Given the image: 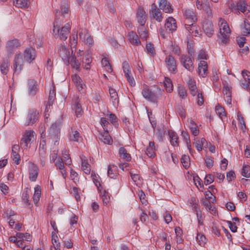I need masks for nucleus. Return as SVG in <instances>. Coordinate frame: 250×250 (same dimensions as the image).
<instances>
[{
  "instance_id": "1",
  "label": "nucleus",
  "mask_w": 250,
  "mask_h": 250,
  "mask_svg": "<svg viewBox=\"0 0 250 250\" xmlns=\"http://www.w3.org/2000/svg\"><path fill=\"white\" fill-rule=\"evenodd\" d=\"M68 8L67 4L64 3L62 5L60 10H57L55 13V19L53 24L52 33L55 37H59L61 40L67 39L70 32L71 26L69 23L65 24L60 28L63 19L68 14Z\"/></svg>"
},
{
  "instance_id": "2",
  "label": "nucleus",
  "mask_w": 250,
  "mask_h": 250,
  "mask_svg": "<svg viewBox=\"0 0 250 250\" xmlns=\"http://www.w3.org/2000/svg\"><path fill=\"white\" fill-rule=\"evenodd\" d=\"M219 25L220 28V34L219 37L221 39V42L224 43H226L229 40L230 33L229 28L224 20L220 19Z\"/></svg>"
},
{
  "instance_id": "3",
  "label": "nucleus",
  "mask_w": 250,
  "mask_h": 250,
  "mask_svg": "<svg viewBox=\"0 0 250 250\" xmlns=\"http://www.w3.org/2000/svg\"><path fill=\"white\" fill-rule=\"evenodd\" d=\"M39 111L35 108L30 109L27 113L24 125H31L35 123L39 119Z\"/></svg>"
},
{
  "instance_id": "4",
  "label": "nucleus",
  "mask_w": 250,
  "mask_h": 250,
  "mask_svg": "<svg viewBox=\"0 0 250 250\" xmlns=\"http://www.w3.org/2000/svg\"><path fill=\"white\" fill-rule=\"evenodd\" d=\"M35 132L32 130H26L23 137L21 140V146L22 148H26L30 147V145L34 141Z\"/></svg>"
},
{
  "instance_id": "5",
  "label": "nucleus",
  "mask_w": 250,
  "mask_h": 250,
  "mask_svg": "<svg viewBox=\"0 0 250 250\" xmlns=\"http://www.w3.org/2000/svg\"><path fill=\"white\" fill-rule=\"evenodd\" d=\"M20 42L17 39L8 40L5 45L8 57H10L14 54L16 49L20 47Z\"/></svg>"
},
{
  "instance_id": "6",
  "label": "nucleus",
  "mask_w": 250,
  "mask_h": 250,
  "mask_svg": "<svg viewBox=\"0 0 250 250\" xmlns=\"http://www.w3.org/2000/svg\"><path fill=\"white\" fill-rule=\"evenodd\" d=\"M248 6L246 0H238L235 2H232L229 4V7L231 11L239 10L243 13L246 12Z\"/></svg>"
},
{
  "instance_id": "7",
  "label": "nucleus",
  "mask_w": 250,
  "mask_h": 250,
  "mask_svg": "<svg viewBox=\"0 0 250 250\" xmlns=\"http://www.w3.org/2000/svg\"><path fill=\"white\" fill-rule=\"evenodd\" d=\"M181 64L190 72L194 70L193 61L190 57L187 55L182 54L180 58Z\"/></svg>"
},
{
  "instance_id": "8",
  "label": "nucleus",
  "mask_w": 250,
  "mask_h": 250,
  "mask_svg": "<svg viewBox=\"0 0 250 250\" xmlns=\"http://www.w3.org/2000/svg\"><path fill=\"white\" fill-rule=\"evenodd\" d=\"M58 53L64 63L67 65H69V58L71 55L68 49L64 45H61L58 49Z\"/></svg>"
},
{
  "instance_id": "9",
  "label": "nucleus",
  "mask_w": 250,
  "mask_h": 250,
  "mask_svg": "<svg viewBox=\"0 0 250 250\" xmlns=\"http://www.w3.org/2000/svg\"><path fill=\"white\" fill-rule=\"evenodd\" d=\"M39 168L34 163H29L28 173L29 179L31 182H35L39 174Z\"/></svg>"
},
{
  "instance_id": "10",
  "label": "nucleus",
  "mask_w": 250,
  "mask_h": 250,
  "mask_svg": "<svg viewBox=\"0 0 250 250\" xmlns=\"http://www.w3.org/2000/svg\"><path fill=\"white\" fill-rule=\"evenodd\" d=\"M165 28L166 32L168 33H172L175 31L177 29L176 20L173 17H168L166 21Z\"/></svg>"
},
{
  "instance_id": "11",
  "label": "nucleus",
  "mask_w": 250,
  "mask_h": 250,
  "mask_svg": "<svg viewBox=\"0 0 250 250\" xmlns=\"http://www.w3.org/2000/svg\"><path fill=\"white\" fill-rule=\"evenodd\" d=\"M28 94L30 97H34L39 90L37 82L34 79H30L27 83Z\"/></svg>"
},
{
  "instance_id": "12",
  "label": "nucleus",
  "mask_w": 250,
  "mask_h": 250,
  "mask_svg": "<svg viewBox=\"0 0 250 250\" xmlns=\"http://www.w3.org/2000/svg\"><path fill=\"white\" fill-rule=\"evenodd\" d=\"M56 99V90L54 86H52L50 89L48 101L45 104V112H48L50 110V107L53 105V102Z\"/></svg>"
},
{
  "instance_id": "13",
  "label": "nucleus",
  "mask_w": 250,
  "mask_h": 250,
  "mask_svg": "<svg viewBox=\"0 0 250 250\" xmlns=\"http://www.w3.org/2000/svg\"><path fill=\"white\" fill-rule=\"evenodd\" d=\"M24 60L22 56L20 54H17L14 58L13 67L15 72L19 73L22 68Z\"/></svg>"
},
{
  "instance_id": "14",
  "label": "nucleus",
  "mask_w": 250,
  "mask_h": 250,
  "mask_svg": "<svg viewBox=\"0 0 250 250\" xmlns=\"http://www.w3.org/2000/svg\"><path fill=\"white\" fill-rule=\"evenodd\" d=\"M150 15L158 22H161L163 20L161 10L157 7L155 3H153L151 6Z\"/></svg>"
},
{
  "instance_id": "15",
  "label": "nucleus",
  "mask_w": 250,
  "mask_h": 250,
  "mask_svg": "<svg viewBox=\"0 0 250 250\" xmlns=\"http://www.w3.org/2000/svg\"><path fill=\"white\" fill-rule=\"evenodd\" d=\"M165 62L168 70L171 72H175L177 69L176 62L171 55H168L165 59Z\"/></svg>"
},
{
  "instance_id": "16",
  "label": "nucleus",
  "mask_w": 250,
  "mask_h": 250,
  "mask_svg": "<svg viewBox=\"0 0 250 250\" xmlns=\"http://www.w3.org/2000/svg\"><path fill=\"white\" fill-rule=\"evenodd\" d=\"M183 13L186 20L185 23L195 22L196 21V16L192 10L186 9L183 11Z\"/></svg>"
},
{
  "instance_id": "17",
  "label": "nucleus",
  "mask_w": 250,
  "mask_h": 250,
  "mask_svg": "<svg viewBox=\"0 0 250 250\" xmlns=\"http://www.w3.org/2000/svg\"><path fill=\"white\" fill-rule=\"evenodd\" d=\"M20 151V146L18 145H14L12 146L11 158L13 163L16 165H19L21 161V157L19 154Z\"/></svg>"
},
{
  "instance_id": "18",
  "label": "nucleus",
  "mask_w": 250,
  "mask_h": 250,
  "mask_svg": "<svg viewBox=\"0 0 250 250\" xmlns=\"http://www.w3.org/2000/svg\"><path fill=\"white\" fill-rule=\"evenodd\" d=\"M142 94L146 99L149 101L155 102L157 100L156 95L147 87L144 88Z\"/></svg>"
},
{
  "instance_id": "19",
  "label": "nucleus",
  "mask_w": 250,
  "mask_h": 250,
  "mask_svg": "<svg viewBox=\"0 0 250 250\" xmlns=\"http://www.w3.org/2000/svg\"><path fill=\"white\" fill-rule=\"evenodd\" d=\"M242 75L245 82L242 83L241 86L250 92V72L244 70L242 71Z\"/></svg>"
},
{
  "instance_id": "20",
  "label": "nucleus",
  "mask_w": 250,
  "mask_h": 250,
  "mask_svg": "<svg viewBox=\"0 0 250 250\" xmlns=\"http://www.w3.org/2000/svg\"><path fill=\"white\" fill-rule=\"evenodd\" d=\"M24 60L30 63L35 58V50L33 48H26L24 52Z\"/></svg>"
},
{
  "instance_id": "21",
  "label": "nucleus",
  "mask_w": 250,
  "mask_h": 250,
  "mask_svg": "<svg viewBox=\"0 0 250 250\" xmlns=\"http://www.w3.org/2000/svg\"><path fill=\"white\" fill-rule=\"evenodd\" d=\"M146 15L144 9L142 7H139L136 14V18L138 23L141 25H144L146 21Z\"/></svg>"
},
{
  "instance_id": "22",
  "label": "nucleus",
  "mask_w": 250,
  "mask_h": 250,
  "mask_svg": "<svg viewBox=\"0 0 250 250\" xmlns=\"http://www.w3.org/2000/svg\"><path fill=\"white\" fill-rule=\"evenodd\" d=\"M198 74L203 78L208 75V64L205 61H201L198 64Z\"/></svg>"
},
{
  "instance_id": "23",
  "label": "nucleus",
  "mask_w": 250,
  "mask_h": 250,
  "mask_svg": "<svg viewBox=\"0 0 250 250\" xmlns=\"http://www.w3.org/2000/svg\"><path fill=\"white\" fill-rule=\"evenodd\" d=\"M128 40L133 45H140L141 44V42L139 39L137 34L133 32L130 31L128 33L127 35Z\"/></svg>"
},
{
  "instance_id": "24",
  "label": "nucleus",
  "mask_w": 250,
  "mask_h": 250,
  "mask_svg": "<svg viewBox=\"0 0 250 250\" xmlns=\"http://www.w3.org/2000/svg\"><path fill=\"white\" fill-rule=\"evenodd\" d=\"M64 163L63 162L62 159L59 157L57 161L55 163V165L57 168H58L60 170V172L61 173V174L62 176L63 177L64 179L65 178L67 174L66 170L64 169Z\"/></svg>"
},
{
  "instance_id": "25",
  "label": "nucleus",
  "mask_w": 250,
  "mask_h": 250,
  "mask_svg": "<svg viewBox=\"0 0 250 250\" xmlns=\"http://www.w3.org/2000/svg\"><path fill=\"white\" fill-rule=\"evenodd\" d=\"M187 83L190 92V94L193 96L196 95L198 91L196 85L195 81L189 77L188 78Z\"/></svg>"
},
{
  "instance_id": "26",
  "label": "nucleus",
  "mask_w": 250,
  "mask_h": 250,
  "mask_svg": "<svg viewBox=\"0 0 250 250\" xmlns=\"http://www.w3.org/2000/svg\"><path fill=\"white\" fill-rule=\"evenodd\" d=\"M159 7L165 13H170L173 11V9L169 2L167 0H160Z\"/></svg>"
},
{
  "instance_id": "27",
  "label": "nucleus",
  "mask_w": 250,
  "mask_h": 250,
  "mask_svg": "<svg viewBox=\"0 0 250 250\" xmlns=\"http://www.w3.org/2000/svg\"><path fill=\"white\" fill-rule=\"evenodd\" d=\"M99 139L104 144L110 145L112 143V139L108 133V130L104 131L100 133Z\"/></svg>"
},
{
  "instance_id": "28",
  "label": "nucleus",
  "mask_w": 250,
  "mask_h": 250,
  "mask_svg": "<svg viewBox=\"0 0 250 250\" xmlns=\"http://www.w3.org/2000/svg\"><path fill=\"white\" fill-rule=\"evenodd\" d=\"M9 57L4 59L0 63V69L2 74L6 75L7 74L9 67Z\"/></svg>"
},
{
  "instance_id": "29",
  "label": "nucleus",
  "mask_w": 250,
  "mask_h": 250,
  "mask_svg": "<svg viewBox=\"0 0 250 250\" xmlns=\"http://www.w3.org/2000/svg\"><path fill=\"white\" fill-rule=\"evenodd\" d=\"M119 154L121 158L126 161H130L131 159L130 154L124 147H121L119 149Z\"/></svg>"
},
{
  "instance_id": "30",
  "label": "nucleus",
  "mask_w": 250,
  "mask_h": 250,
  "mask_svg": "<svg viewBox=\"0 0 250 250\" xmlns=\"http://www.w3.org/2000/svg\"><path fill=\"white\" fill-rule=\"evenodd\" d=\"M60 132V128L58 123L53 124L49 128V133L51 136L57 137Z\"/></svg>"
},
{
  "instance_id": "31",
  "label": "nucleus",
  "mask_w": 250,
  "mask_h": 250,
  "mask_svg": "<svg viewBox=\"0 0 250 250\" xmlns=\"http://www.w3.org/2000/svg\"><path fill=\"white\" fill-rule=\"evenodd\" d=\"M72 109L75 111V115L77 117H79L83 115V110L82 109L81 104L77 100L74 102Z\"/></svg>"
},
{
  "instance_id": "32",
  "label": "nucleus",
  "mask_w": 250,
  "mask_h": 250,
  "mask_svg": "<svg viewBox=\"0 0 250 250\" xmlns=\"http://www.w3.org/2000/svg\"><path fill=\"white\" fill-rule=\"evenodd\" d=\"M81 138V136L80 135L79 132L71 128L69 131V139L71 141L79 142Z\"/></svg>"
},
{
  "instance_id": "33",
  "label": "nucleus",
  "mask_w": 250,
  "mask_h": 250,
  "mask_svg": "<svg viewBox=\"0 0 250 250\" xmlns=\"http://www.w3.org/2000/svg\"><path fill=\"white\" fill-rule=\"evenodd\" d=\"M223 92L224 95V100L229 104H231V94L230 91V88L229 86H225L223 89Z\"/></svg>"
},
{
  "instance_id": "34",
  "label": "nucleus",
  "mask_w": 250,
  "mask_h": 250,
  "mask_svg": "<svg viewBox=\"0 0 250 250\" xmlns=\"http://www.w3.org/2000/svg\"><path fill=\"white\" fill-rule=\"evenodd\" d=\"M109 93L113 104L115 105L119 102L118 94L115 89L111 87L109 88Z\"/></svg>"
},
{
  "instance_id": "35",
  "label": "nucleus",
  "mask_w": 250,
  "mask_h": 250,
  "mask_svg": "<svg viewBox=\"0 0 250 250\" xmlns=\"http://www.w3.org/2000/svg\"><path fill=\"white\" fill-rule=\"evenodd\" d=\"M168 135L170 138V142L172 146H178V137L177 134L173 131H168Z\"/></svg>"
},
{
  "instance_id": "36",
  "label": "nucleus",
  "mask_w": 250,
  "mask_h": 250,
  "mask_svg": "<svg viewBox=\"0 0 250 250\" xmlns=\"http://www.w3.org/2000/svg\"><path fill=\"white\" fill-rule=\"evenodd\" d=\"M156 148L155 144L153 142H150L149 143V146L147 147L146 150V154L149 157H154L155 156V151Z\"/></svg>"
},
{
  "instance_id": "37",
  "label": "nucleus",
  "mask_w": 250,
  "mask_h": 250,
  "mask_svg": "<svg viewBox=\"0 0 250 250\" xmlns=\"http://www.w3.org/2000/svg\"><path fill=\"white\" fill-rule=\"evenodd\" d=\"M39 152L41 165L42 166H44L45 164V158L46 156V151L44 147L39 146Z\"/></svg>"
},
{
  "instance_id": "38",
  "label": "nucleus",
  "mask_w": 250,
  "mask_h": 250,
  "mask_svg": "<svg viewBox=\"0 0 250 250\" xmlns=\"http://www.w3.org/2000/svg\"><path fill=\"white\" fill-rule=\"evenodd\" d=\"M201 204L203 206L206 207L207 209L209 210L211 214L213 215L215 214L216 210L215 208L211 205L210 201L207 199H204L202 201Z\"/></svg>"
},
{
  "instance_id": "39",
  "label": "nucleus",
  "mask_w": 250,
  "mask_h": 250,
  "mask_svg": "<svg viewBox=\"0 0 250 250\" xmlns=\"http://www.w3.org/2000/svg\"><path fill=\"white\" fill-rule=\"evenodd\" d=\"M69 64H71L72 68L76 69L77 70H79L81 65L80 62L76 59V58L72 55H71L69 58Z\"/></svg>"
},
{
  "instance_id": "40",
  "label": "nucleus",
  "mask_w": 250,
  "mask_h": 250,
  "mask_svg": "<svg viewBox=\"0 0 250 250\" xmlns=\"http://www.w3.org/2000/svg\"><path fill=\"white\" fill-rule=\"evenodd\" d=\"M203 29L208 37H211L213 34V24L211 22H208L204 25Z\"/></svg>"
},
{
  "instance_id": "41",
  "label": "nucleus",
  "mask_w": 250,
  "mask_h": 250,
  "mask_svg": "<svg viewBox=\"0 0 250 250\" xmlns=\"http://www.w3.org/2000/svg\"><path fill=\"white\" fill-rule=\"evenodd\" d=\"M41 187L37 185L34 188V194L33 195V201L35 204H37L40 200L41 197Z\"/></svg>"
},
{
  "instance_id": "42",
  "label": "nucleus",
  "mask_w": 250,
  "mask_h": 250,
  "mask_svg": "<svg viewBox=\"0 0 250 250\" xmlns=\"http://www.w3.org/2000/svg\"><path fill=\"white\" fill-rule=\"evenodd\" d=\"M81 158L82 160V169L86 174H89L90 172V166L88 162L83 159L82 157Z\"/></svg>"
},
{
  "instance_id": "43",
  "label": "nucleus",
  "mask_w": 250,
  "mask_h": 250,
  "mask_svg": "<svg viewBox=\"0 0 250 250\" xmlns=\"http://www.w3.org/2000/svg\"><path fill=\"white\" fill-rule=\"evenodd\" d=\"M215 112L222 120H223V117H226V113L224 108L219 104L215 107Z\"/></svg>"
},
{
  "instance_id": "44",
  "label": "nucleus",
  "mask_w": 250,
  "mask_h": 250,
  "mask_svg": "<svg viewBox=\"0 0 250 250\" xmlns=\"http://www.w3.org/2000/svg\"><path fill=\"white\" fill-rule=\"evenodd\" d=\"M137 32L140 38L142 39H146L148 37V33L146 30L144 25H140L138 28Z\"/></svg>"
},
{
  "instance_id": "45",
  "label": "nucleus",
  "mask_w": 250,
  "mask_h": 250,
  "mask_svg": "<svg viewBox=\"0 0 250 250\" xmlns=\"http://www.w3.org/2000/svg\"><path fill=\"white\" fill-rule=\"evenodd\" d=\"M108 176L112 179H115L117 176V173L116 171V167L114 166H108L107 170Z\"/></svg>"
},
{
  "instance_id": "46",
  "label": "nucleus",
  "mask_w": 250,
  "mask_h": 250,
  "mask_svg": "<svg viewBox=\"0 0 250 250\" xmlns=\"http://www.w3.org/2000/svg\"><path fill=\"white\" fill-rule=\"evenodd\" d=\"M164 83L167 92H171L173 90V84L171 80L168 78H165Z\"/></svg>"
},
{
  "instance_id": "47",
  "label": "nucleus",
  "mask_w": 250,
  "mask_h": 250,
  "mask_svg": "<svg viewBox=\"0 0 250 250\" xmlns=\"http://www.w3.org/2000/svg\"><path fill=\"white\" fill-rule=\"evenodd\" d=\"M178 93L179 96L182 99H185L187 96V92L186 88L181 84H178Z\"/></svg>"
},
{
  "instance_id": "48",
  "label": "nucleus",
  "mask_w": 250,
  "mask_h": 250,
  "mask_svg": "<svg viewBox=\"0 0 250 250\" xmlns=\"http://www.w3.org/2000/svg\"><path fill=\"white\" fill-rule=\"evenodd\" d=\"M101 193L103 203L105 205H107L109 203L110 200L108 192H106L105 190H104L103 191H101Z\"/></svg>"
},
{
  "instance_id": "49",
  "label": "nucleus",
  "mask_w": 250,
  "mask_h": 250,
  "mask_svg": "<svg viewBox=\"0 0 250 250\" xmlns=\"http://www.w3.org/2000/svg\"><path fill=\"white\" fill-rule=\"evenodd\" d=\"M78 35L77 33L72 34L69 38V43L71 48H75L77 44Z\"/></svg>"
},
{
  "instance_id": "50",
  "label": "nucleus",
  "mask_w": 250,
  "mask_h": 250,
  "mask_svg": "<svg viewBox=\"0 0 250 250\" xmlns=\"http://www.w3.org/2000/svg\"><path fill=\"white\" fill-rule=\"evenodd\" d=\"M101 63L102 65L105 68V70L108 73H111L112 71L111 66L107 58H104L102 60Z\"/></svg>"
},
{
  "instance_id": "51",
  "label": "nucleus",
  "mask_w": 250,
  "mask_h": 250,
  "mask_svg": "<svg viewBox=\"0 0 250 250\" xmlns=\"http://www.w3.org/2000/svg\"><path fill=\"white\" fill-rule=\"evenodd\" d=\"M206 141L204 138H202L201 140L195 139V142L193 144L196 149L200 151L202 150V146Z\"/></svg>"
},
{
  "instance_id": "52",
  "label": "nucleus",
  "mask_w": 250,
  "mask_h": 250,
  "mask_svg": "<svg viewBox=\"0 0 250 250\" xmlns=\"http://www.w3.org/2000/svg\"><path fill=\"white\" fill-rule=\"evenodd\" d=\"M182 136L183 139L184 140V141H185L186 143L187 144V147L190 153H191V146L190 144V140H189V137L188 134L186 132L183 131L182 132Z\"/></svg>"
},
{
  "instance_id": "53",
  "label": "nucleus",
  "mask_w": 250,
  "mask_h": 250,
  "mask_svg": "<svg viewBox=\"0 0 250 250\" xmlns=\"http://www.w3.org/2000/svg\"><path fill=\"white\" fill-rule=\"evenodd\" d=\"M16 237L21 239V241H30L31 240L30 235L28 233H23L21 232H17L16 233Z\"/></svg>"
},
{
  "instance_id": "54",
  "label": "nucleus",
  "mask_w": 250,
  "mask_h": 250,
  "mask_svg": "<svg viewBox=\"0 0 250 250\" xmlns=\"http://www.w3.org/2000/svg\"><path fill=\"white\" fill-rule=\"evenodd\" d=\"M189 157L188 156L184 155L181 158V162L185 168H188L189 166Z\"/></svg>"
},
{
  "instance_id": "55",
  "label": "nucleus",
  "mask_w": 250,
  "mask_h": 250,
  "mask_svg": "<svg viewBox=\"0 0 250 250\" xmlns=\"http://www.w3.org/2000/svg\"><path fill=\"white\" fill-rule=\"evenodd\" d=\"M27 0H14V3L17 7L22 8L27 6Z\"/></svg>"
},
{
  "instance_id": "56",
  "label": "nucleus",
  "mask_w": 250,
  "mask_h": 250,
  "mask_svg": "<svg viewBox=\"0 0 250 250\" xmlns=\"http://www.w3.org/2000/svg\"><path fill=\"white\" fill-rule=\"evenodd\" d=\"M58 150H54L50 154V161L51 163H55L58 159Z\"/></svg>"
},
{
  "instance_id": "57",
  "label": "nucleus",
  "mask_w": 250,
  "mask_h": 250,
  "mask_svg": "<svg viewBox=\"0 0 250 250\" xmlns=\"http://www.w3.org/2000/svg\"><path fill=\"white\" fill-rule=\"evenodd\" d=\"M242 175L247 178L250 177V167L248 166L243 167Z\"/></svg>"
},
{
  "instance_id": "58",
  "label": "nucleus",
  "mask_w": 250,
  "mask_h": 250,
  "mask_svg": "<svg viewBox=\"0 0 250 250\" xmlns=\"http://www.w3.org/2000/svg\"><path fill=\"white\" fill-rule=\"evenodd\" d=\"M70 177L75 183L76 184L79 182L78 174L73 169L70 170Z\"/></svg>"
},
{
  "instance_id": "59",
  "label": "nucleus",
  "mask_w": 250,
  "mask_h": 250,
  "mask_svg": "<svg viewBox=\"0 0 250 250\" xmlns=\"http://www.w3.org/2000/svg\"><path fill=\"white\" fill-rule=\"evenodd\" d=\"M202 7L203 8L202 9L204 10L208 15L211 13L210 5L208 1L204 2Z\"/></svg>"
},
{
  "instance_id": "60",
  "label": "nucleus",
  "mask_w": 250,
  "mask_h": 250,
  "mask_svg": "<svg viewBox=\"0 0 250 250\" xmlns=\"http://www.w3.org/2000/svg\"><path fill=\"white\" fill-rule=\"evenodd\" d=\"M205 196L206 197V199L210 201V202L212 203L215 202V197L211 193L210 191H206L205 193Z\"/></svg>"
},
{
  "instance_id": "61",
  "label": "nucleus",
  "mask_w": 250,
  "mask_h": 250,
  "mask_svg": "<svg viewBox=\"0 0 250 250\" xmlns=\"http://www.w3.org/2000/svg\"><path fill=\"white\" fill-rule=\"evenodd\" d=\"M206 237L204 235L200 233L197 234L196 240L200 245H204L206 243Z\"/></svg>"
},
{
  "instance_id": "62",
  "label": "nucleus",
  "mask_w": 250,
  "mask_h": 250,
  "mask_svg": "<svg viewBox=\"0 0 250 250\" xmlns=\"http://www.w3.org/2000/svg\"><path fill=\"white\" fill-rule=\"evenodd\" d=\"M122 67H123V69L124 72L125 73V75L131 73V72L130 71V66L127 62L124 61L123 62Z\"/></svg>"
},
{
  "instance_id": "63",
  "label": "nucleus",
  "mask_w": 250,
  "mask_h": 250,
  "mask_svg": "<svg viewBox=\"0 0 250 250\" xmlns=\"http://www.w3.org/2000/svg\"><path fill=\"white\" fill-rule=\"evenodd\" d=\"M146 50L147 52L152 55L155 54V49L153 45L151 43H148L146 45Z\"/></svg>"
},
{
  "instance_id": "64",
  "label": "nucleus",
  "mask_w": 250,
  "mask_h": 250,
  "mask_svg": "<svg viewBox=\"0 0 250 250\" xmlns=\"http://www.w3.org/2000/svg\"><path fill=\"white\" fill-rule=\"evenodd\" d=\"M243 35L247 36L250 34V24L244 21V27L243 31Z\"/></svg>"
}]
</instances>
